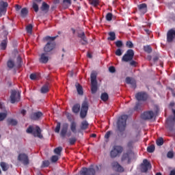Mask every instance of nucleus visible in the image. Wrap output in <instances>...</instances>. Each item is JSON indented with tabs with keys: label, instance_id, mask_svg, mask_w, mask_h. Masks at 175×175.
Masks as SVG:
<instances>
[{
	"label": "nucleus",
	"instance_id": "obj_1",
	"mask_svg": "<svg viewBox=\"0 0 175 175\" xmlns=\"http://www.w3.org/2000/svg\"><path fill=\"white\" fill-rule=\"evenodd\" d=\"M58 38V36L51 37L49 36H46L44 38V40L45 42H48L46 45L44 46V53H46V54H49V53H51L55 49V39Z\"/></svg>",
	"mask_w": 175,
	"mask_h": 175
},
{
	"label": "nucleus",
	"instance_id": "obj_2",
	"mask_svg": "<svg viewBox=\"0 0 175 175\" xmlns=\"http://www.w3.org/2000/svg\"><path fill=\"white\" fill-rule=\"evenodd\" d=\"M126 120H128V115H122L118 118L117 128L120 133H122L125 131V128H126Z\"/></svg>",
	"mask_w": 175,
	"mask_h": 175
},
{
	"label": "nucleus",
	"instance_id": "obj_3",
	"mask_svg": "<svg viewBox=\"0 0 175 175\" xmlns=\"http://www.w3.org/2000/svg\"><path fill=\"white\" fill-rule=\"evenodd\" d=\"M27 133H31L34 137H38L39 139H43V135H42V130L40 127L36 126L33 127V126H29L26 130Z\"/></svg>",
	"mask_w": 175,
	"mask_h": 175
},
{
	"label": "nucleus",
	"instance_id": "obj_4",
	"mask_svg": "<svg viewBox=\"0 0 175 175\" xmlns=\"http://www.w3.org/2000/svg\"><path fill=\"white\" fill-rule=\"evenodd\" d=\"M91 81V92L92 94H96L98 91V81H96V73L95 71L92 72L90 75Z\"/></svg>",
	"mask_w": 175,
	"mask_h": 175
},
{
	"label": "nucleus",
	"instance_id": "obj_5",
	"mask_svg": "<svg viewBox=\"0 0 175 175\" xmlns=\"http://www.w3.org/2000/svg\"><path fill=\"white\" fill-rule=\"evenodd\" d=\"M122 151H124V148L122 146L118 145L113 146L110 151V157L114 159V158L120 157V155L122 154Z\"/></svg>",
	"mask_w": 175,
	"mask_h": 175
},
{
	"label": "nucleus",
	"instance_id": "obj_6",
	"mask_svg": "<svg viewBox=\"0 0 175 175\" xmlns=\"http://www.w3.org/2000/svg\"><path fill=\"white\" fill-rule=\"evenodd\" d=\"M21 98V92L17 90H12L10 95V102L11 103H16V102H20Z\"/></svg>",
	"mask_w": 175,
	"mask_h": 175
},
{
	"label": "nucleus",
	"instance_id": "obj_7",
	"mask_svg": "<svg viewBox=\"0 0 175 175\" xmlns=\"http://www.w3.org/2000/svg\"><path fill=\"white\" fill-rule=\"evenodd\" d=\"M132 157H133V152L132 150H126V152H124L122 155L121 161L122 162L126 161L127 163H131V161H132Z\"/></svg>",
	"mask_w": 175,
	"mask_h": 175
},
{
	"label": "nucleus",
	"instance_id": "obj_8",
	"mask_svg": "<svg viewBox=\"0 0 175 175\" xmlns=\"http://www.w3.org/2000/svg\"><path fill=\"white\" fill-rule=\"evenodd\" d=\"M135 55V52L132 49L127 50L126 53L123 55L122 61L123 62H129L133 59Z\"/></svg>",
	"mask_w": 175,
	"mask_h": 175
},
{
	"label": "nucleus",
	"instance_id": "obj_9",
	"mask_svg": "<svg viewBox=\"0 0 175 175\" xmlns=\"http://www.w3.org/2000/svg\"><path fill=\"white\" fill-rule=\"evenodd\" d=\"M87 113H88V103L87 101H84L82 103L80 111L81 118L84 119L85 117H87Z\"/></svg>",
	"mask_w": 175,
	"mask_h": 175
},
{
	"label": "nucleus",
	"instance_id": "obj_10",
	"mask_svg": "<svg viewBox=\"0 0 175 175\" xmlns=\"http://www.w3.org/2000/svg\"><path fill=\"white\" fill-rule=\"evenodd\" d=\"M18 161H19V162H22L25 166L29 165V159L28 158V155L25 153H20L18 154Z\"/></svg>",
	"mask_w": 175,
	"mask_h": 175
},
{
	"label": "nucleus",
	"instance_id": "obj_11",
	"mask_svg": "<svg viewBox=\"0 0 175 175\" xmlns=\"http://www.w3.org/2000/svg\"><path fill=\"white\" fill-rule=\"evenodd\" d=\"M77 37L81 39L80 43L82 46H87V44H88V40L87 39V36H85L84 31H78Z\"/></svg>",
	"mask_w": 175,
	"mask_h": 175
},
{
	"label": "nucleus",
	"instance_id": "obj_12",
	"mask_svg": "<svg viewBox=\"0 0 175 175\" xmlns=\"http://www.w3.org/2000/svg\"><path fill=\"white\" fill-rule=\"evenodd\" d=\"M151 167V163H149L148 160L144 159L143 163L141 164V172L142 173H147L148 172V169Z\"/></svg>",
	"mask_w": 175,
	"mask_h": 175
},
{
	"label": "nucleus",
	"instance_id": "obj_13",
	"mask_svg": "<svg viewBox=\"0 0 175 175\" xmlns=\"http://www.w3.org/2000/svg\"><path fill=\"white\" fill-rule=\"evenodd\" d=\"M135 98H136L137 100H138L139 102L141 100H142L143 102H146V100L148 98V95H147V93H146L144 92H140L135 94Z\"/></svg>",
	"mask_w": 175,
	"mask_h": 175
},
{
	"label": "nucleus",
	"instance_id": "obj_14",
	"mask_svg": "<svg viewBox=\"0 0 175 175\" xmlns=\"http://www.w3.org/2000/svg\"><path fill=\"white\" fill-rule=\"evenodd\" d=\"M81 175H95V170L92 166L90 168L83 167L81 170Z\"/></svg>",
	"mask_w": 175,
	"mask_h": 175
},
{
	"label": "nucleus",
	"instance_id": "obj_15",
	"mask_svg": "<svg viewBox=\"0 0 175 175\" xmlns=\"http://www.w3.org/2000/svg\"><path fill=\"white\" fill-rule=\"evenodd\" d=\"M175 39V29H171L167 33V42L172 43Z\"/></svg>",
	"mask_w": 175,
	"mask_h": 175
},
{
	"label": "nucleus",
	"instance_id": "obj_16",
	"mask_svg": "<svg viewBox=\"0 0 175 175\" xmlns=\"http://www.w3.org/2000/svg\"><path fill=\"white\" fill-rule=\"evenodd\" d=\"M69 128V124L64 123L62 126V129L60 131V136L62 139L66 137V134L68 133V129Z\"/></svg>",
	"mask_w": 175,
	"mask_h": 175
},
{
	"label": "nucleus",
	"instance_id": "obj_17",
	"mask_svg": "<svg viewBox=\"0 0 175 175\" xmlns=\"http://www.w3.org/2000/svg\"><path fill=\"white\" fill-rule=\"evenodd\" d=\"M142 120H152L154 112L152 111H145L141 115Z\"/></svg>",
	"mask_w": 175,
	"mask_h": 175
},
{
	"label": "nucleus",
	"instance_id": "obj_18",
	"mask_svg": "<svg viewBox=\"0 0 175 175\" xmlns=\"http://www.w3.org/2000/svg\"><path fill=\"white\" fill-rule=\"evenodd\" d=\"M39 62L40 64H47L49 62V53L46 52L40 55Z\"/></svg>",
	"mask_w": 175,
	"mask_h": 175
},
{
	"label": "nucleus",
	"instance_id": "obj_19",
	"mask_svg": "<svg viewBox=\"0 0 175 175\" xmlns=\"http://www.w3.org/2000/svg\"><path fill=\"white\" fill-rule=\"evenodd\" d=\"M111 167L113 169H115L116 172H119L120 173H122V172H124V167H122V166H121V165H120L117 161L112 162Z\"/></svg>",
	"mask_w": 175,
	"mask_h": 175
},
{
	"label": "nucleus",
	"instance_id": "obj_20",
	"mask_svg": "<svg viewBox=\"0 0 175 175\" xmlns=\"http://www.w3.org/2000/svg\"><path fill=\"white\" fill-rule=\"evenodd\" d=\"M40 117H43V113H42L41 111H37V112L33 113L31 115L30 118L31 120H33L34 121H37V120H39Z\"/></svg>",
	"mask_w": 175,
	"mask_h": 175
},
{
	"label": "nucleus",
	"instance_id": "obj_21",
	"mask_svg": "<svg viewBox=\"0 0 175 175\" xmlns=\"http://www.w3.org/2000/svg\"><path fill=\"white\" fill-rule=\"evenodd\" d=\"M8 2H5L3 1H0V17L2 16L1 13L6 12V8H8Z\"/></svg>",
	"mask_w": 175,
	"mask_h": 175
},
{
	"label": "nucleus",
	"instance_id": "obj_22",
	"mask_svg": "<svg viewBox=\"0 0 175 175\" xmlns=\"http://www.w3.org/2000/svg\"><path fill=\"white\" fill-rule=\"evenodd\" d=\"M138 10L141 13V14H146V13H147V4H139L138 5Z\"/></svg>",
	"mask_w": 175,
	"mask_h": 175
},
{
	"label": "nucleus",
	"instance_id": "obj_23",
	"mask_svg": "<svg viewBox=\"0 0 175 175\" xmlns=\"http://www.w3.org/2000/svg\"><path fill=\"white\" fill-rule=\"evenodd\" d=\"M126 84H131V88H133L134 90L137 87L136 81L129 77H127L126 78Z\"/></svg>",
	"mask_w": 175,
	"mask_h": 175
},
{
	"label": "nucleus",
	"instance_id": "obj_24",
	"mask_svg": "<svg viewBox=\"0 0 175 175\" xmlns=\"http://www.w3.org/2000/svg\"><path fill=\"white\" fill-rule=\"evenodd\" d=\"M50 91V83H46L40 90L41 94H47Z\"/></svg>",
	"mask_w": 175,
	"mask_h": 175
},
{
	"label": "nucleus",
	"instance_id": "obj_25",
	"mask_svg": "<svg viewBox=\"0 0 175 175\" xmlns=\"http://www.w3.org/2000/svg\"><path fill=\"white\" fill-rule=\"evenodd\" d=\"M40 9L42 12H44V13H48L49 10H50V5L47 4V3L43 2Z\"/></svg>",
	"mask_w": 175,
	"mask_h": 175
},
{
	"label": "nucleus",
	"instance_id": "obj_26",
	"mask_svg": "<svg viewBox=\"0 0 175 175\" xmlns=\"http://www.w3.org/2000/svg\"><path fill=\"white\" fill-rule=\"evenodd\" d=\"M70 131L71 132H72V133H77V124L76 123V122L72 121L70 123Z\"/></svg>",
	"mask_w": 175,
	"mask_h": 175
},
{
	"label": "nucleus",
	"instance_id": "obj_27",
	"mask_svg": "<svg viewBox=\"0 0 175 175\" xmlns=\"http://www.w3.org/2000/svg\"><path fill=\"white\" fill-rule=\"evenodd\" d=\"M88 126H90L87 120H83L81 123L80 129L82 131H85V129H88Z\"/></svg>",
	"mask_w": 175,
	"mask_h": 175
},
{
	"label": "nucleus",
	"instance_id": "obj_28",
	"mask_svg": "<svg viewBox=\"0 0 175 175\" xmlns=\"http://www.w3.org/2000/svg\"><path fill=\"white\" fill-rule=\"evenodd\" d=\"M72 5V1L71 0H63L62 3V6L64 8V9H68L69 6Z\"/></svg>",
	"mask_w": 175,
	"mask_h": 175
},
{
	"label": "nucleus",
	"instance_id": "obj_29",
	"mask_svg": "<svg viewBox=\"0 0 175 175\" xmlns=\"http://www.w3.org/2000/svg\"><path fill=\"white\" fill-rule=\"evenodd\" d=\"M75 87L77 88V91L79 95H83L84 94V92L83 91V86L80 85L79 83H76Z\"/></svg>",
	"mask_w": 175,
	"mask_h": 175
},
{
	"label": "nucleus",
	"instance_id": "obj_30",
	"mask_svg": "<svg viewBox=\"0 0 175 175\" xmlns=\"http://www.w3.org/2000/svg\"><path fill=\"white\" fill-rule=\"evenodd\" d=\"M7 122L8 125H12V126H16L17 125L18 122L16 119H13L12 118H10L7 120Z\"/></svg>",
	"mask_w": 175,
	"mask_h": 175
},
{
	"label": "nucleus",
	"instance_id": "obj_31",
	"mask_svg": "<svg viewBox=\"0 0 175 175\" xmlns=\"http://www.w3.org/2000/svg\"><path fill=\"white\" fill-rule=\"evenodd\" d=\"M28 16V9L27 8H22L21 10V16L25 18Z\"/></svg>",
	"mask_w": 175,
	"mask_h": 175
},
{
	"label": "nucleus",
	"instance_id": "obj_32",
	"mask_svg": "<svg viewBox=\"0 0 175 175\" xmlns=\"http://www.w3.org/2000/svg\"><path fill=\"white\" fill-rule=\"evenodd\" d=\"M0 166L3 170V172H6L9 170V164L2 161L0 163Z\"/></svg>",
	"mask_w": 175,
	"mask_h": 175
},
{
	"label": "nucleus",
	"instance_id": "obj_33",
	"mask_svg": "<svg viewBox=\"0 0 175 175\" xmlns=\"http://www.w3.org/2000/svg\"><path fill=\"white\" fill-rule=\"evenodd\" d=\"M100 99L103 102H107L109 100V94L106 92L101 94Z\"/></svg>",
	"mask_w": 175,
	"mask_h": 175
},
{
	"label": "nucleus",
	"instance_id": "obj_34",
	"mask_svg": "<svg viewBox=\"0 0 175 175\" xmlns=\"http://www.w3.org/2000/svg\"><path fill=\"white\" fill-rule=\"evenodd\" d=\"M16 66V64H14V61L12 60V59H9L7 62V66L8 68H9V69H13V68H14V66Z\"/></svg>",
	"mask_w": 175,
	"mask_h": 175
},
{
	"label": "nucleus",
	"instance_id": "obj_35",
	"mask_svg": "<svg viewBox=\"0 0 175 175\" xmlns=\"http://www.w3.org/2000/svg\"><path fill=\"white\" fill-rule=\"evenodd\" d=\"M72 111H73V113H75V114H77V113H79V111H80V104H75L72 107Z\"/></svg>",
	"mask_w": 175,
	"mask_h": 175
},
{
	"label": "nucleus",
	"instance_id": "obj_36",
	"mask_svg": "<svg viewBox=\"0 0 175 175\" xmlns=\"http://www.w3.org/2000/svg\"><path fill=\"white\" fill-rule=\"evenodd\" d=\"M144 51L145 53H148V54H151L152 53V48L150 45H146L144 46Z\"/></svg>",
	"mask_w": 175,
	"mask_h": 175
},
{
	"label": "nucleus",
	"instance_id": "obj_37",
	"mask_svg": "<svg viewBox=\"0 0 175 175\" xmlns=\"http://www.w3.org/2000/svg\"><path fill=\"white\" fill-rule=\"evenodd\" d=\"M172 114H174V117L173 118H168L167 122L169 123V122H172V121L173 124H174V122H175V109H172Z\"/></svg>",
	"mask_w": 175,
	"mask_h": 175
},
{
	"label": "nucleus",
	"instance_id": "obj_38",
	"mask_svg": "<svg viewBox=\"0 0 175 175\" xmlns=\"http://www.w3.org/2000/svg\"><path fill=\"white\" fill-rule=\"evenodd\" d=\"M109 37L108 38V40H116V33L113 31H111L109 33Z\"/></svg>",
	"mask_w": 175,
	"mask_h": 175
},
{
	"label": "nucleus",
	"instance_id": "obj_39",
	"mask_svg": "<svg viewBox=\"0 0 175 175\" xmlns=\"http://www.w3.org/2000/svg\"><path fill=\"white\" fill-rule=\"evenodd\" d=\"M32 8L33 9L36 13H38L39 12V5L35 1H33Z\"/></svg>",
	"mask_w": 175,
	"mask_h": 175
},
{
	"label": "nucleus",
	"instance_id": "obj_40",
	"mask_svg": "<svg viewBox=\"0 0 175 175\" xmlns=\"http://www.w3.org/2000/svg\"><path fill=\"white\" fill-rule=\"evenodd\" d=\"M76 142H77V139L76 137H73L68 139V143L70 146H73L76 144Z\"/></svg>",
	"mask_w": 175,
	"mask_h": 175
},
{
	"label": "nucleus",
	"instance_id": "obj_41",
	"mask_svg": "<svg viewBox=\"0 0 175 175\" xmlns=\"http://www.w3.org/2000/svg\"><path fill=\"white\" fill-rule=\"evenodd\" d=\"M90 5L96 8L99 5V0H89Z\"/></svg>",
	"mask_w": 175,
	"mask_h": 175
},
{
	"label": "nucleus",
	"instance_id": "obj_42",
	"mask_svg": "<svg viewBox=\"0 0 175 175\" xmlns=\"http://www.w3.org/2000/svg\"><path fill=\"white\" fill-rule=\"evenodd\" d=\"M1 50H6V47H8V42H6V40H4L2 41V42L0 44Z\"/></svg>",
	"mask_w": 175,
	"mask_h": 175
},
{
	"label": "nucleus",
	"instance_id": "obj_43",
	"mask_svg": "<svg viewBox=\"0 0 175 175\" xmlns=\"http://www.w3.org/2000/svg\"><path fill=\"white\" fill-rule=\"evenodd\" d=\"M61 152H62V148L61 146H59L54 149V153L57 155H61Z\"/></svg>",
	"mask_w": 175,
	"mask_h": 175
},
{
	"label": "nucleus",
	"instance_id": "obj_44",
	"mask_svg": "<svg viewBox=\"0 0 175 175\" xmlns=\"http://www.w3.org/2000/svg\"><path fill=\"white\" fill-rule=\"evenodd\" d=\"M147 151L150 153H152L155 151V146L154 145H150L148 146Z\"/></svg>",
	"mask_w": 175,
	"mask_h": 175
},
{
	"label": "nucleus",
	"instance_id": "obj_45",
	"mask_svg": "<svg viewBox=\"0 0 175 175\" xmlns=\"http://www.w3.org/2000/svg\"><path fill=\"white\" fill-rule=\"evenodd\" d=\"M50 166V161L49 160H45L42 161L41 167H49Z\"/></svg>",
	"mask_w": 175,
	"mask_h": 175
},
{
	"label": "nucleus",
	"instance_id": "obj_46",
	"mask_svg": "<svg viewBox=\"0 0 175 175\" xmlns=\"http://www.w3.org/2000/svg\"><path fill=\"white\" fill-rule=\"evenodd\" d=\"M59 131H61V122H57L55 129V133H59Z\"/></svg>",
	"mask_w": 175,
	"mask_h": 175
},
{
	"label": "nucleus",
	"instance_id": "obj_47",
	"mask_svg": "<svg viewBox=\"0 0 175 175\" xmlns=\"http://www.w3.org/2000/svg\"><path fill=\"white\" fill-rule=\"evenodd\" d=\"M33 28V26L31 24L28 25L26 27V31L27 33H32V29Z\"/></svg>",
	"mask_w": 175,
	"mask_h": 175
},
{
	"label": "nucleus",
	"instance_id": "obj_48",
	"mask_svg": "<svg viewBox=\"0 0 175 175\" xmlns=\"http://www.w3.org/2000/svg\"><path fill=\"white\" fill-rule=\"evenodd\" d=\"M105 18L107 21H111V20H113V14L111 12L107 13Z\"/></svg>",
	"mask_w": 175,
	"mask_h": 175
},
{
	"label": "nucleus",
	"instance_id": "obj_49",
	"mask_svg": "<svg viewBox=\"0 0 175 175\" xmlns=\"http://www.w3.org/2000/svg\"><path fill=\"white\" fill-rule=\"evenodd\" d=\"M142 109V102L138 101L134 107V110H140Z\"/></svg>",
	"mask_w": 175,
	"mask_h": 175
},
{
	"label": "nucleus",
	"instance_id": "obj_50",
	"mask_svg": "<svg viewBox=\"0 0 175 175\" xmlns=\"http://www.w3.org/2000/svg\"><path fill=\"white\" fill-rule=\"evenodd\" d=\"M156 143L158 146H163V138L162 137L159 138L157 140Z\"/></svg>",
	"mask_w": 175,
	"mask_h": 175
},
{
	"label": "nucleus",
	"instance_id": "obj_51",
	"mask_svg": "<svg viewBox=\"0 0 175 175\" xmlns=\"http://www.w3.org/2000/svg\"><path fill=\"white\" fill-rule=\"evenodd\" d=\"M7 116L8 114L6 113H0V121H3Z\"/></svg>",
	"mask_w": 175,
	"mask_h": 175
},
{
	"label": "nucleus",
	"instance_id": "obj_52",
	"mask_svg": "<svg viewBox=\"0 0 175 175\" xmlns=\"http://www.w3.org/2000/svg\"><path fill=\"white\" fill-rule=\"evenodd\" d=\"M116 55L118 57H121L122 55V50L121 49H118L115 52Z\"/></svg>",
	"mask_w": 175,
	"mask_h": 175
},
{
	"label": "nucleus",
	"instance_id": "obj_53",
	"mask_svg": "<svg viewBox=\"0 0 175 175\" xmlns=\"http://www.w3.org/2000/svg\"><path fill=\"white\" fill-rule=\"evenodd\" d=\"M126 46L129 49H133V43L131 41H127L126 43Z\"/></svg>",
	"mask_w": 175,
	"mask_h": 175
},
{
	"label": "nucleus",
	"instance_id": "obj_54",
	"mask_svg": "<svg viewBox=\"0 0 175 175\" xmlns=\"http://www.w3.org/2000/svg\"><path fill=\"white\" fill-rule=\"evenodd\" d=\"M115 44L116 46V47H122L123 46V44H122V41L121 40H118L115 42Z\"/></svg>",
	"mask_w": 175,
	"mask_h": 175
},
{
	"label": "nucleus",
	"instance_id": "obj_55",
	"mask_svg": "<svg viewBox=\"0 0 175 175\" xmlns=\"http://www.w3.org/2000/svg\"><path fill=\"white\" fill-rule=\"evenodd\" d=\"M167 157L168 158H170V159H172V158H173L174 157V153L173 152V151H169L167 153Z\"/></svg>",
	"mask_w": 175,
	"mask_h": 175
},
{
	"label": "nucleus",
	"instance_id": "obj_56",
	"mask_svg": "<svg viewBox=\"0 0 175 175\" xmlns=\"http://www.w3.org/2000/svg\"><path fill=\"white\" fill-rule=\"evenodd\" d=\"M16 62H17L18 68H21V67L22 59L20 56L17 57Z\"/></svg>",
	"mask_w": 175,
	"mask_h": 175
},
{
	"label": "nucleus",
	"instance_id": "obj_57",
	"mask_svg": "<svg viewBox=\"0 0 175 175\" xmlns=\"http://www.w3.org/2000/svg\"><path fill=\"white\" fill-rule=\"evenodd\" d=\"M133 141H130V142H128V144H127V147H128V148H133Z\"/></svg>",
	"mask_w": 175,
	"mask_h": 175
},
{
	"label": "nucleus",
	"instance_id": "obj_58",
	"mask_svg": "<svg viewBox=\"0 0 175 175\" xmlns=\"http://www.w3.org/2000/svg\"><path fill=\"white\" fill-rule=\"evenodd\" d=\"M51 160V162H57V161H58V156L57 155L52 156Z\"/></svg>",
	"mask_w": 175,
	"mask_h": 175
},
{
	"label": "nucleus",
	"instance_id": "obj_59",
	"mask_svg": "<svg viewBox=\"0 0 175 175\" xmlns=\"http://www.w3.org/2000/svg\"><path fill=\"white\" fill-rule=\"evenodd\" d=\"M109 70L110 73H116V67L115 66H110L109 68Z\"/></svg>",
	"mask_w": 175,
	"mask_h": 175
},
{
	"label": "nucleus",
	"instance_id": "obj_60",
	"mask_svg": "<svg viewBox=\"0 0 175 175\" xmlns=\"http://www.w3.org/2000/svg\"><path fill=\"white\" fill-rule=\"evenodd\" d=\"M110 135H111V132L107 131L105 135V139H109V137H110Z\"/></svg>",
	"mask_w": 175,
	"mask_h": 175
},
{
	"label": "nucleus",
	"instance_id": "obj_61",
	"mask_svg": "<svg viewBox=\"0 0 175 175\" xmlns=\"http://www.w3.org/2000/svg\"><path fill=\"white\" fill-rule=\"evenodd\" d=\"M30 79H31V80H36V74H31L30 75Z\"/></svg>",
	"mask_w": 175,
	"mask_h": 175
},
{
	"label": "nucleus",
	"instance_id": "obj_62",
	"mask_svg": "<svg viewBox=\"0 0 175 175\" xmlns=\"http://www.w3.org/2000/svg\"><path fill=\"white\" fill-rule=\"evenodd\" d=\"M130 65L131 66H136V62H135V60H131V62H130Z\"/></svg>",
	"mask_w": 175,
	"mask_h": 175
},
{
	"label": "nucleus",
	"instance_id": "obj_63",
	"mask_svg": "<svg viewBox=\"0 0 175 175\" xmlns=\"http://www.w3.org/2000/svg\"><path fill=\"white\" fill-rule=\"evenodd\" d=\"M15 9L16 12H18V10H20V9H21V6H20L19 5H16L15 6Z\"/></svg>",
	"mask_w": 175,
	"mask_h": 175
},
{
	"label": "nucleus",
	"instance_id": "obj_64",
	"mask_svg": "<svg viewBox=\"0 0 175 175\" xmlns=\"http://www.w3.org/2000/svg\"><path fill=\"white\" fill-rule=\"evenodd\" d=\"M169 175H175V170H171Z\"/></svg>",
	"mask_w": 175,
	"mask_h": 175
}]
</instances>
